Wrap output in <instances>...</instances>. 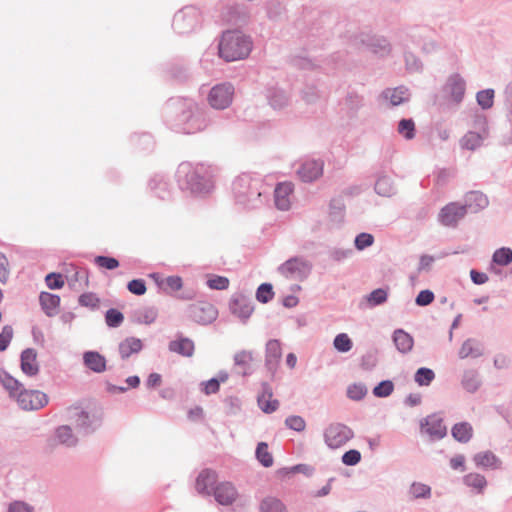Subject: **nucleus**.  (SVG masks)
Returning <instances> with one entry per match:
<instances>
[{"label":"nucleus","mask_w":512,"mask_h":512,"mask_svg":"<svg viewBox=\"0 0 512 512\" xmlns=\"http://www.w3.org/2000/svg\"><path fill=\"white\" fill-rule=\"evenodd\" d=\"M251 40L238 31H227L219 43V55L226 61H237L249 55Z\"/></svg>","instance_id":"1"},{"label":"nucleus","mask_w":512,"mask_h":512,"mask_svg":"<svg viewBox=\"0 0 512 512\" xmlns=\"http://www.w3.org/2000/svg\"><path fill=\"white\" fill-rule=\"evenodd\" d=\"M177 176L178 178L186 177L189 188L195 193L209 192L214 187L212 175L203 165L193 168L190 163H181Z\"/></svg>","instance_id":"2"},{"label":"nucleus","mask_w":512,"mask_h":512,"mask_svg":"<svg viewBox=\"0 0 512 512\" xmlns=\"http://www.w3.org/2000/svg\"><path fill=\"white\" fill-rule=\"evenodd\" d=\"M19 407L26 411L39 410L48 404V397L39 390L23 388L16 400Z\"/></svg>","instance_id":"3"},{"label":"nucleus","mask_w":512,"mask_h":512,"mask_svg":"<svg viewBox=\"0 0 512 512\" xmlns=\"http://www.w3.org/2000/svg\"><path fill=\"white\" fill-rule=\"evenodd\" d=\"M352 437L353 431L348 426L340 423L329 425L324 433L325 442L332 449L345 445Z\"/></svg>","instance_id":"4"},{"label":"nucleus","mask_w":512,"mask_h":512,"mask_svg":"<svg viewBox=\"0 0 512 512\" xmlns=\"http://www.w3.org/2000/svg\"><path fill=\"white\" fill-rule=\"evenodd\" d=\"M278 271L285 278L302 279L309 273L310 265L302 258L296 257L283 263Z\"/></svg>","instance_id":"5"},{"label":"nucleus","mask_w":512,"mask_h":512,"mask_svg":"<svg viewBox=\"0 0 512 512\" xmlns=\"http://www.w3.org/2000/svg\"><path fill=\"white\" fill-rule=\"evenodd\" d=\"M233 94L234 90L231 85H217L209 93V104L215 109H225L231 104Z\"/></svg>","instance_id":"6"},{"label":"nucleus","mask_w":512,"mask_h":512,"mask_svg":"<svg viewBox=\"0 0 512 512\" xmlns=\"http://www.w3.org/2000/svg\"><path fill=\"white\" fill-rule=\"evenodd\" d=\"M189 315L199 324H209L217 317V309L208 302L201 301L189 307Z\"/></svg>","instance_id":"7"},{"label":"nucleus","mask_w":512,"mask_h":512,"mask_svg":"<svg viewBox=\"0 0 512 512\" xmlns=\"http://www.w3.org/2000/svg\"><path fill=\"white\" fill-rule=\"evenodd\" d=\"M420 430L422 434L435 438H443L446 435V426L442 418L436 414L424 418L420 423Z\"/></svg>","instance_id":"8"},{"label":"nucleus","mask_w":512,"mask_h":512,"mask_svg":"<svg viewBox=\"0 0 512 512\" xmlns=\"http://www.w3.org/2000/svg\"><path fill=\"white\" fill-rule=\"evenodd\" d=\"M466 212L467 207L465 205L450 203L441 210L439 219L442 224L453 226L465 216Z\"/></svg>","instance_id":"9"},{"label":"nucleus","mask_w":512,"mask_h":512,"mask_svg":"<svg viewBox=\"0 0 512 512\" xmlns=\"http://www.w3.org/2000/svg\"><path fill=\"white\" fill-rule=\"evenodd\" d=\"M217 474L215 471L205 469L201 471L196 478L195 488L199 494L211 495L214 494L215 484L217 483Z\"/></svg>","instance_id":"10"},{"label":"nucleus","mask_w":512,"mask_h":512,"mask_svg":"<svg viewBox=\"0 0 512 512\" xmlns=\"http://www.w3.org/2000/svg\"><path fill=\"white\" fill-rule=\"evenodd\" d=\"M294 187L291 182L279 183L274 192L275 204L280 210H288L291 206V196Z\"/></svg>","instance_id":"11"},{"label":"nucleus","mask_w":512,"mask_h":512,"mask_svg":"<svg viewBox=\"0 0 512 512\" xmlns=\"http://www.w3.org/2000/svg\"><path fill=\"white\" fill-rule=\"evenodd\" d=\"M216 501L221 505H231L238 496L236 488L230 482L218 484L214 490Z\"/></svg>","instance_id":"12"},{"label":"nucleus","mask_w":512,"mask_h":512,"mask_svg":"<svg viewBox=\"0 0 512 512\" xmlns=\"http://www.w3.org/2000/svg\"><path fill=\"white\" fill-rule=\"evenodd\" d=\"M323 173V162L308 160L298 170V175L304 182H311L319 178Z\"/></svg>","instance_id":"13"},{"label":"nucleus","mask_w":512,"mask_h":512,"mask_svg":"<svg viewBox=\"0 0 512 512\" xmlns=\"http://www.w3.org/2000/svg\"><path fill=\"white\" fill-rule=\"evenodd\" d=\"M231 312L242 320L248 319L252 312V304L243 296L234 298L230 303Z\"/></svg>","instance_id":"14"},{"label":"nucleus","mask_w":512,"mask_h":512,"mask_svg":"<svg viewBox=\"0 0 512 512\" xmlns=\"http://www.w3.org/2000/svg\"><path fill=\"white\" fill-rule=\"evenodd\" d=\"M39 301L47 316L52 317L58 313L60 306V297L58 295L49 292H41Z\"/></svg>","instance_id":"15"},{"label":"nucleus","mask_w":512,"mask_h":512,"mask_svg":"<svg viewBox=\"0 0 512 512\" xmlns=\"http://www.w3.org/2000/svg\"><path fill=\"white\" fill-rule=\"evenodd\" d=\"M36 357V352L32 349H26L21 354V369L28 376H34L39 371Z\"/></svg>","instance_id":"16"},{"label":"nucleus","mask_w":512,"mask_h":512,"mask_svg":"<svg viewBox=\"0 0 512 512\" xmlns=\"http://www.w3.org/2000/svg\"><path fill=\"white\" fill-rule=\"evenodd\" d=\"M194 343L191 339L180 337L169 343V350L184 357H191L194 353Z\"/></svg>","instance_id":"17"},{"label":"nucleus","mask_w":512,"mask_h":512,"mask_svg":"<svg viewBox=\"0 0 512 512\" xmlns=\"http://www.w3.org/2000/svg\"><path fill=\"white\" fill-rule=\"evenodd\" d=\"M68 285L75 291H80L89 284L88 272L84 269L74 268L73 274L67 277Z\"/></svg>","instance_id":"18"},{"label":"nucleus","mask_w":512,"mask_h":512,"mask_svg":"<svg viewBox=\"0 0 512 512\" xmlns=\"http://www.w3.org/2000/svg\"><path fill=\"white\" fill-rule=\"evenodd\" d=\"M393 341L396 348L401 353L410 352L414 345L412 336L402 329H397L394 331Z\"/></svg>","instance_id":"19"},{"label":"nucleus","mask_w":512,"mask_h":512,"mask_svg":"<svg viewBox=\"0 0 512 512\" xmlns=\"http://www.w3.org/2000/svg\"><path fill=\"white\" fill-rule=\"evenodd\" d=\"M282 356L281 343L278 340H269L266 344V364L275 368Z\"/></svg>","instance_id":"20"},{"label":"nucleus","mask_w":512,"mask_h":512,"mask_svg":"<svg viewBox=\"0 0 512 512\" xmlns=\"http://www.w3.org/2000/svg\"><path fill=\"white\" fill-rule=\"evenodd\" d=\"M258 404L263 412L272 413L278 408L279 402L278 400L273 399L271 389L264 386L261 395L258 397Z\"/></svg>","instance_id":"21"},{"label":"nucleus","mask_w":512,"mask_h":512,"mask_svg":"<svg viewBox=\"0 0 512 512\" xmlns=\"http://www.w3.org/2000/svg\"><path fill=\"white\" fill-rule=\"evenodd\" d=\"M83 358L85 365L96 373H101L106 369V360L98 352H86Z\"/></svg>","instance_id":"22"},{"label":"nucleus","mask_w":512,"mask_h":512,"mask_svg":"<svg viewBox=\"0 0 512 512\" xmlns=\"http://www.w3.org/2000/svg\"><path fill=\"white\" fill-rule=\"evenodd\" d=\"M142 341L135 337H129L119 344V353L123 359L129 358L132 354L142 349Z\"/></svg>","instance_id":"23"},{"label":"nucleus","mask_w":512,"mask_h":512,"mask_svg":"<svg viewBox=\"0 0 512 512\" xmlns=\"http://www.w3.org/2000/svg\"><path fill=\"white\" fill-rule=\"evenodd\" d=\"M451 432L455 440L466 443L473 436V427L468 422H459L452 427Z\"/></svg>","instance_id":"24"},{"label":"nucleus","mask_w":512,"mask_h":512,"mask_svg":"<svg viewBox=\"0 0 512 512\" xmlns=\"http://www.w3.org/2000/svg\"><path fill=\"white\" fill-rule=\"evenodd\" d=\"M473 460L478 467L484 468H497L499 464V460L490 451L480 452L476 454Z\"/></svg>","instance_id":"25"},{"label":"nucleus","mask_w":512,"mask_h":512,"mask_svg":"<svg viewBox=\"0 0 512 512\" xmlns=\"http://www.w3.org/2000/svg\"><path fill=\"white\" fill-rule=\"evenodd\" d=\"M0 381L4 388L9 392L10 397L17 400L18 393L21 391V389L24 388L23 385L18 380H16L15 378L8 374H4L3 376H1Z\"/></svg>","instance_id":"26"},{"label":"nucleus","mask_w":512,"mask_h":512,"mask_svg":"<svg viewBox=\"0 0 512 512\" xmlns=\"http://www.w3.org/2000/svg\"><path fill=\"white\" fill-rule=\"evenodd\" d=\"M256 458L264 467H271L274 463L268 444L260 442L256 448Z\"/></svg>","instance_id":"27"},{"label":"nucleus","mask_w":512,"mask_h":512,"mask_svg":"<svg viewBox=\"0 0 512 512\" xmlns=\"http://www.w3.org/2000/svg\"><path fill=\"white\" fill-rule=\"evenodd\" d=\"M462 386L470 393L475 392L480 387V380L476 371L468 370L464 372Z\"/></svg>","instance_id":"28"},{"label":"nucleus","mask_w":512,"mask_h":512,"mask_svg":"<svg viewBox=\"0 0 512 512\" xmlns=\"http://www.w3.org/2000/svg\"><path fill=\"white\" fill-rule=\"evenodd\" d=\"M484 137V134L470 131L462 138V147L469 150H474L481 146Z\"/></svg>","instance_id":"29"},{"label":"nucleus","mask_w":512,"mask_h":512,"mask_svg":"<svg viewBox=\"0 0 512 512\" xmlns=\"http://www.w3.org/2000/svg\"><path fill=\"white\" fill-rule=\"evenodd\" d=\"M464 482L467 486L475 488L479 493H481L487 485L485 477L478 473L467 474L464 478Z\"/></svg>","instance_id":"30"},{"label":"nucleus","mask_w":512,"mask_h":512,"mask_svg":"<svg viewBox=\"0 0 512 512\" xmlns=\"http://www.w3.org/2000/svg\"><path fill=\"white\" fill-rule=\"evenodd\" d=\"M260 512H286V508L279 499L268 497L262 501Z\"/></svg>","instance_id":"31"},{"label":"nucleus","mask_w":512,"mask_h":512,"mask_svg":"<svg viewBox=\"0 0 512 512\" xmlns=\"http://www.w3.org/2000/svg\"><path fill=\"white\" fill-rule=\"evenodd\" d=\"M475 205V210L483 209L488 205V198L480 193V192H471L468 195L467 205L468 208H473Z\"/></svg>","instance_id":"32"},{"label":"nucleus","mask_w":512,"mask_h":512,"mask_svg":"<svg viewBox=\"0 0 512 512\" xmlns=\"http://www.w3.org/2000/svg\"><path fill=\"white\" fill-rule=\"evenodd\" d=\"M435 378L434 372L429 368H419L414 376L415 382L420 386H428Z\"/></svg>","instance_id":"33"},{"label":"nucleus","mask_w":512,"mask_h":512,"mask_svg":"<svg viewBox=\"0 0 512 512\" xmlns=\"http://www.w3.org/2000/svg\"><path fill=\"white\" fill-rule=\"evenodd\" d=\"M56 437L58 441L67 446H72L76 443L77 439L72 434L69 426H61L57 429Z\"/></svg>","instance_id":"34"},{"label":"nucleus","mask_w":512,"mask_h":512,"mask_svg":"<svg viewBox=\"0 0 512 512\" xmlns=\"http://www.w3.org/2000/svg\"><path fill=\"white\" fill-rule=\"evenodd\" d=\"M367 394V388L362 383H353L347 388V396L355 401L363 399Z\"/></svg>","instance_id":"35"},{"label":"nucleus","mask_w":512,"mask_h":512,"mask_svg":"<svg viewBox=\"0 0 512 512\" xmlns=\"http://www.w3.org/2000/svg\"><path fill=\"white\" fill-rule=\"evenodd\" d=\"M477 102L483 109L491 108L494 102V91L486 89L478 92Z\"/></svg>","instance_id":"36"},{"label":"nucleus","mask_w":512,"mask_h":512,"mask_svg":"<svg viewBox=\"0 0 512 512\" xmlns=\"http://www.w3.org/2000/svg\"><path fill=\"white\" fill-rule=\"evenodd\" d=\"M449 87L455 99L460 101L465 91L464 81L459 77H453L449 81Z\"/></svg>","instance_id":"37"},{"label":"nucleus","mask_w":512,"mask_h":512,"mask_svg":"<svg viewBox=\"0 0 512 512\" xmlns=\"http://www.w3.org/2000/svg\"><path fill=\"white\" fill-rule=\"evenodd\" d=\"M493 261L498 265H508L512 262V250L501 248L494 252Z\"/></svg>","instance_id":"38"},{"label":"nucleus","mask_w":512,"mask_h":512,"mask_svg":"<svg viewBox=\"0 0 512 512\" xmlns=\"http://www.w3.org/2000/svg\"><path fill=\"white\" fill-rule=\"evenodd\" d=\"M333 344L335 349L339 352H348L352 348V341L346 333L338 334Z\"/></svg>","instance_id":"39"},{"label":"nucleus","mask_w":512,"mask_h":512,"mask_svg":"<svg viewBox=\"0 0 512 512\" xmlns=\"http://www.w3.org/2000/svg\"><path fill=\"white\" fill-rule=\"evenodd\" d=\"M386 97L393 105H399L407 100V89L400 87L386 92Z\"/></svg>","instance_id":"40"},{"label":"nucleus","mask_w":512,"mask_h":512,"mask_svg":"<svg viewBox=\"0 0 512 512\" xmlns=\"http://www.w3.org/2000/svg\"><path fill=\"white\" fill-rule=\"evenodd\" d=\"M228 379L227 374H222L219 378H212L204 383V393L209 395L219 391L220 383L225 382Z\"/></svg>","instance_id":"41"},{"label":"nucleus","mask_w":512,"mask_h":512,"mask_svg":"<svg viewBox=\"0 0 512 512\" xmlns=\"http://www.w3.org/2000/svg\"><path fill=\"white\" fill-rule=\"evenodd\" d=\"M398 132L406 139H412L415 135V124L411 119H402L398 125Z\"/></svg>","instance_id":"42"},{"label":"nucleus","mask_w":512,"mask_h":512,"mask_svg":"<svg viewBox=\"0 0 512 512\" xmlns=\"http://www.w3.org/2000/svg\"><path fill=\"white\" fill-rule=\"evenodd\" d=\"M274 296V292L272 286L270 284L264 283L261 284L256 292V298L261 303H267Z\"/></svg>","instance_id":"43"},{"label":"nucleus","mask_w":512,"mask_h":512,"mask_svg":"<svg viewBox=\"0 0 512 512\" xmlns=\"http://www.w3.org/2000/svg\"><path fill=\"white\" fill-rule=\"evenodd\" d=\"M94 262L98 267L107 270H114L119 267V261L113 257L96 256Z\"/></svg>","instance_id":"44"},{"label":"nucleus","mask_w":512,"mask_h":512,"mask_svg":"<svg viewBox=\"0 0 512 512\" xmlns=\"http://www.w3.org/2000/svg\"><path fill=\"white\" fill-rule=\"evenodd\" d=\"M106 324L109 327H118L124 320L123 314L117 309H109L105 315Z\"/></svg>","instance_id":"45"},{"label":"nucleus","mask_w":512,"mask_h":512,"mask_svg":"<svg viewBox=\"0 0 512 512\" xmlns=\"http://www.w3.org/2000/svg\"><path fill=\"white\" fill-rule=\"evenodd\" d=\"M394 390V385L391 381L385 380L380 382L374 389L373 394L377 397H387Z\"/></svg>","instance_id":"46"},{"label":"nucleus","mask_w":512,"mask_h":512,"mask_svg":"<svg viewBox=\"0 0 512 512\" xmlns=\"http://www.w3.org/2000/svg\"><path fill=\"white\" fill-rule=\"evenodd\" d=\"M99 303V298L92 292L84 293L79 297V304L84 307L94 309L99 306Z\"/></svg>","instance_id":"47"},{"label":"nucleus","mask_w":512,"mask_h":512,"mask_svg":"<svg viewBox=\"0 0 512 512\" xmlns=\"http://www.w3.org/2000/svg\"><path fill=\"white\" fill-rule=\"evenodd\" d=\"M367 300L371 306L380 305L387 300V291L384 289H376L369 294Z\"/></svg>","instance_id":"48"},{"label":"nucleus","mask_w":512,"mask_h":512,"mask_svg":"<svg viewBox=\"0 0 512 512\" xmlns=\"http://www.w3.org/2000/svg\"><path fill=\"white\" fill-rule=\"evenodd\" d=\"M229 279L226 278V277H223V276H213L212 278H210L207 282L208 286L211 288V289H216V290H225L228 288L229 286Z\"/></svg>","instance_id":"49"},{"label":"nucleus","mask_w":512,"mask_h":512,"mask_svg":"<svg viewBox=\"0 0 512 512\" xmlns=\"http://www.w3.org/2000/svg\"><path fill=\"white\" fill-rule=\"evenodd\" d=\"M285 423L290 429L295 430L297 432L303 431L306 427L305 420L302 417L296 415L288 417L285 420Z\"/></svg>","instance_id":"50"},{"label":"nucleus","mask_w":512,"mask_h":512,"mask_svg":"<svg viewBox=\"0 0 512 512\" xmlns=\"http://www.w3.org/2000/svg\"><path fill=\"white\" fill-rule=\"evenodd\" d=\"M361 461V453L358 450L351 449L342 456V462L347 466H353Z\"/></svg>","instance_id":"51"},{"label":"nucleus","mask_w":512,"mask_h":512,"mask_svg":"<svg viewBox=\"0 0 512 512\" xmlns=\"http://www.w3.org/2000/svg\"><path fill=\"white\" fill-rule=\"evenodd\" d=\"M127 288L131 293L138 296L145 294L147 290L146 284L142 279H134L130 281L127 285Z\"/></svg>","instance_id":"52"},{"label":"nucleus","mask_w":512,"mask_h":512,"mask_svg":"<svg viewBox=\"0 0 512 512\" xmlns=\"http://www.w3.org/2000/svg\"><path fill=\"white\" fill-rule=\"evenodd\" d=\"M374 238L369 233H361L355 239V246L358 250H363L373 244Z\"/></svg>","instance_id":"53"},{"label":"nucleus","mask_w":512,"mask_h":512,"mask_svg":"<svg viewBox=\"0 0 512 512\" xmlns=\"http://www.w3.org/2000/svg\"><path fill=\"white\" fill-rule=\"evenodd\" d=\"M45 281L50 289H60L64 286V280L61 274L50 273L46 276Z\"/></svg>","instance_id":"54"},{"label":"nucleus","mask_w":512,"mask_h":512,"mask_svg":"<svg viewBox=\"0 0 512 512\" xmlns=\"http://www.w3.org/2000/svg\"><path fill=\"white\" fill-rule=\"evenodd\" d=\"M13 337V329L11 326H4L0 333V351L6 350Z\"/></svg>","instance_id":"55"},{"label":"nucleus","mask_w":512,"mask_h":512,"mask_svg":"<svg viewBox=\"0 0 512 512\" xmlns=\"http://www.w3.org/2000/svg\"><path fill=\"white\" fill-rule=\"evenodd\" d=\"M410 492L415 498L427 497L430 494V487L422 483H414Z\"/></svg>","instance_id":"56"},{"label":"nucleus","mask_w":512,"mask_h":512,"mask_svg":"<svg viewBox=\"0 0 512 512\" xmlns=\"http://www.w3.org/2000/svg\"><path fill=\"white\" fill-rule=\"evenodd\" d=\"M163 283L166 288L171 291H179L183 287L182 278L180 276H169Z\"/></svg>","instance_id":"57"},{"label":"nucleus","mask_w":512,"mask_h":512,"mask_svg":"<svg viewBox=\"0 0 512 512\" xmlns=\"http://www.w3.org/2000/svg\"><path fill=\"white\" fill-rule=\"evenodd\" d=\"M434 300V294L430 290H422L416 297V304L419 306H426L432 303Z\"/></svg>","instance_id":"58"},{"label":"nucleus","mask_w":512,"mask_h":512,"mask_svg":"<svg viewBox=\"0 0 512 512\" xmlns=\"http://www.w3.org/2000/svg\"><path fill=\"white\" fill-rule=\"evenodd\" d=\"M9 262L6 256L0 252V281L5 283L9 278Z\"/></svg>","instance_id":"59"},{"label":"nucleus","mask_w":512,"mask_h":512,"mask_svg":"<svg viewBox=\"0 0 512 512\" xmlns=\"http://www.w3.org/2000/svg\"><path fill=\"white\" fill-rule=\"evenodd\" d=\"M474 353V343L472 340L465 341L459 349V357L464 359Z\"/></svg>","instance_id":"60"},{"label":"nucleus","mask_w":512,"mask_h":512,"mask_svg":"<svg viewBox=\"0 0 512 512\" xmlns=\"http://www.w3.org/2000/svg\"><path fill=\"white\" fill-rule=\"evenodd\" d=\"M470 276L472 281L477 285L484 284L488 281V276L485 273L478 272L476 270H471Z\"/></svg>","instance_id":"61"},{"label":"nucleus","mask_w":512,"mask_h":512,"mask_svg":"<svg viewBox=\"0 0 512 512\" xmlns=\"http://www.w3.org/2000/svg\"><path fill=\"white\" fill-rule=\"evenodd\" d=\"M162 382V377L158 373H151L146 381V385L148 388L158 387Z\"/></svg>","instance_id":"62"},{"label":"nucleus","mask_w":512,"mask_h":512,"mask_svg":"<svg viewBox=\"0 0 512 512\" xmlns=\"http://www.w3.org/2000/svg\"><path fill=\"white\" fill-rule=\"evenodd\" d=\"M9 512H32V510L23 502H14L10 505Z\"/></svg>","instance_id":"63"},{"label":"nucleus","mask_w":512,"mask_h":512,"mask_svg":"<svg viewBox=\"0 0 512 512\" xmlns=\"http://www.w3.org/2000/svg\"><path fill=\"white\" fill-rule=\"evenodd\" d=\"M251 353H248V352H240L238 353L236 356H235V361L237 364H245L247 363L248 361L251 360Z\"/></svg>","instance_id":"64"}]
</instances>
